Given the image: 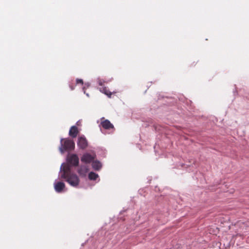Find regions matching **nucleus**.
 <instances>
[{"instance_id": "1", "label": "nucleus", "mask_w": 249, "mask_h": 249, "mask_svg": "<svg viewBox=\"0 0 249 249\" xmlns=\"http://www.w3.org/2000/svg\"><path fill=\"white\" fill-rule=\"evenodd\" d=\"M75 148V143L74 141L69 138L60 139V146L59 150L61 154L64 153L65 151H71Z\"/></svg>"}, {"instance_id": "11", "label": "nucleus", "mask_w": 249, "mask_h": 249, "mask_svg": "<svg viewBox=\"0 0 249 249\" xmlns=\"http://www.w3.org/2000/svg\"><path fill=\"white\" fill-rule=\"evenodd\" d=\"M78 134L77 127L74 125L71 127L69 130V135L73 138H75Z\"/></svg>"}, {"instance_id": "13", "label": "nucleus", "mask_w": 249, "mask_h": 249, "mask_svg": "<svg viewBox=\"0 0 249 249\" xmlns=\"http://www.w3.org/2000/svg\"><path fill=\"white\" fill-rule=\"evenodd\" d=\"M100 91L107 95L108 97H111L112 93L107 89L106 87H102L100 89Z\"/></svg>"}, {"instance_id": "7", "label": "nucleus", "mask_w": 249, "mask_h": 249, "mask_svg": "<svg viewBox=\"0 0 249 249\" xmlns=\"http://www.w3.org/2000/svg\"><path fill=\"white\" fill-rule=\"evenodd\" d=\"M95 157L89 153H85L83 156L81 157V161L85 162L86 163H89L91 162L94 159Z\"/></svg>"}, {"instance_id": "6", "label": "nucleus", "mask_w": 249, "mask_h": 249, "mask_svg": "<svg viewBox=\"0 0 249 249\" xmlns=\"http://www.w3.org/2000/svg\"><path fill=\"white\" fill-rule=\"evenodd\" d=\"M89 171V169L87 165H81L77 170L78 173L81 177H86Z\"/></svg>"}, {"instance_id": "9", "label": "nucleus", "mask_w": 249, "mask_h": 249, "mask_svg": "<svg viewBox=\"0 0 249 249\" xmlns=\"http://www.w3.org/2000/svg\"><path fill=\"white\" fill-rule=\"evenodd\" d=\"M102 126L105 129L109 130L110 129H114L113 125L108 120H106L102 121L101 123Z\"/></svg>"}, {"instance_id": "15", "label": "nucleus", "mask_w": 249, "mask_h": 249, "mask_svg": "<svg viewBox=\"0 0 249 249\" xmlns=\"http://www.w3.org/2000/svg\"><path fill=\"white\" fill-rule=\"evenodd\" d=\"M64 163H62L60 167V174L64 172L65 171V165H64Z\"/></svg>"}, {"instance_id": "14", "label": "nucleus", "mask_w": 249, "mask_h": 249, "mask_svg": "<svg viewBox=\"0 0 249 249\" xmlns=\"http://www.w3.org/2000/svg\"><path fill=\"white\" fill-rule=\"evenodd\" d=\"M89 86H90V83H89V82L85 83V85H84V87H83V88H82V90H83V91L84 93L85 94H86V95H87V96H88V97L89 96V94H88V93H86L85 89H86V88H89Z\"/></svg>"}, {"instance_id": "2", "label": "nucleus", "mask_w": 249, "mask_h": 249, "mask_svg": "<svg viewBox=\"0 0 249 249\" xmlns=\"http://www.w3.org/2000/svg\"><path fill=\"white\" fill-rule=\"evenodd\" d=\"M67 182L72 187H77L80 182L78 177L75 174H72L68 175L65 178H62Z\"/></svg>"}, {"instance_id": "8", "label": "nucleus", "mask_w": 249, "mask_h": 249, "mask_svg": "<svg viewBox=\"0 0 249 249\" xmlns=\"http://www.w3.org/2000/svg\"><path fill=\"white\" fill-rule=\"evenodd\" d=\"M72 166L71 165L68 164L65 165V171L64 173H62L60 175L61 178H65L69 175L73 174L71 173V168Z\"/></svg>"}, {"instance_id": "4", "label": "nucleus", "mask_w": 249, "mask_h": 249, "mask_svg": "<svg viewBox=\"0 0 249 249\" xmlns=\"http://www.w3.org/2000/svg\"><path fill=\"white\" fill-rule=\"evenodd\" d=\"M77 146L80 149H84L88 146V141L84 136H82L78 138Z\"/></svg>"}, {"instance_id": "16", "label": "nucleus", "mask_w": 249, "mask_h": 249, "mask_svg": "<svg viewBox=\"0 0 249 249\" xmlns=\"http://www.w3.org/2000/svg\"><path fill=\"white\" fill-rule=\"evenodd\" d=\"M76 84L80 83L82 85H83V81L81 79H76Z\"/></svg>"}, {"instance_id": "10", "label": "nucleus", "mask_w": 249, "mask_h": 249, "mask_svg": "<svg viewBox=\"0 0 249 249\" xmlns=\"http://www.w3.org/2000/svg\"><path fill=\"white\" fill-rule=\"evenodd\" d=\"M91 165L92 168L96 171L100 170L102 167L101 162L97 160L93 161Z\"/></svg>"}, {"instance_id": "17", "label": "nucleus", "mask_w": 249, "mask_h": 249, "mask_svg": "<svg viewBox=\"0 0 249 249\" xmlns=\"http://www.w3.org/2000/svg\"><path fill=\"white\" fill-rule=\"evenodd\" d=\"M104 82V81L103 80L100 79H98V83L99 85H100L101 86H103Z\"/></svg>"}, {"instance_id": "12", "label": "nucleus", "mask_w": 249, "mask_h": 249, "mask_svg": "<svg viewBox=\"0 0 249 249\" xmlns=\"http://www.w3.org/2000/svg\"><path fill=\"white\" fill-rule=\"evenodd\" d=\"M88 177L90 180H95L99 177V176L97 174L93 172H90L89 174Z\"/></svg>"}, {"instance_id": "3", "label": "nucleus", "mask_w": 249, "mask_h": 249, "mask_svg": "<svg viewBox=\"0 0 249 249\" xmlns=\"http://www.w3.org/2000/svg\"><path fill=\"white\" fill-rule=\"evenodd\" d=\"M67 161L68 164L73 166H77L79 164V158L76 154H71L68 155Z\"/></svg>"}, {"instance_id": "18", "label": "nucleus", "mask_w": 249, "mask_h": 249, "mask_svg": "<svg viewBox=\"0 0 249 249\" xmlns=\"http://www.w3.org/2000/svg\"><path fill=\"white\" fill-rule=\"evenodd\" d=\"M70 87L71 90H73L74 89V87L71 86H70Z\"/></svg>"}, {"instance_id": "5", "label": "nucleus", "mask_w": 249, "mask_h": 249, "mask_svg": "<svg viewBox=\"0 0 249 249\" xmlns=\"http://www.w3.org/2000/svg\"><path fill=\"white\" fill-rule=\"evenodd\" d=\"M53 184L55 191L58 193L62 192L65 187V184L63 182L55 180Z\"/></svg>"}]
</instances>
